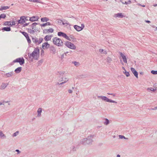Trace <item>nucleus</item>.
<instances>
[{
    "mask_svg": "<svg viewBox=\"0 0 157 157\" xmlns=\"http://www.w3.org/2000/svg\"><path fill=\"white\" fill-rule=\"evenodd\" d=\"M21 70L22 67H19L15 69L14 71L16 73L18 74L21 72Z\"/></svg>",
    "mask_w": 157,
    "mask_h": 157,
    "instance_id": "22",
    "label": "nucleus"
},
{
    "mask_svg": "<svg viewBox=\"0 0 157 157\" xmlns=\"http://www.w3.org/2000/svg\"><path fill=\"white\" fill-rule=\"evenodd\" d=\"M13 63H19L20 65H22L25 63V59L23 57L17 58L13 60Z\"/></svg>",
    "mask_w": 157,
    "mask_h": 157,
    "instance_id": "6",
    "label": "nucleus"
},
{
    "mask_svg": "<svg viewBox=\"0 0 157 157\" xmlns=\"http://www.w3.org/2000/svg\"><path fill=\"white\" fill-rule=\"evenodd\" d=\"M137 5H138V6H141L142 7H145V5H141L140 4V3H138V4H137Z\"/></svg>",
    "mask_w": 157,
    "mask_h": 157,
    "instance_id": "47",
    "label": "nucleus"
},
{
    "mask_svg": "<svg viewBox=\"0 0 157 157\" xmlns=\"http://www.w3.org/2000/svg\"><path fill=\"white\" fill-rule=\"evenodd\" d=\"M150 88V90L151 91H154L155 90L153 88L151 87V88Z\"/></svg>",
    "mask_w": 157,
    "mask_h": 157,
    "instance_id": "54",
    "label": "nucleus"
},
{
    "mask_svg": "<svg viewBox=\"0 0 157 157\" xmlns=\"http://www.w3.org/2000/svg\"><path fill=\"white\" fill-rule=\"evenodd\" d=\"M2 30L3 31H10L11 30V28L10 27H4L2 28Z\"/></svg>",
    "mask_w": 157,
    "mask_h": 157,
    "instance_id": "26",
    "label": "nucleus"
},
{
    "mask_svg": "<svg viewBox=\"0 0 157 157\" xmlns=\"http://www.w3.org/2000/svg\"><path fill=\"white\" fill-rule=\"evenodd\" d=\"M97 97L99 99H101L106 102L117 103V102L115 101L111 100L105 96H98Z\"/></svg>",
    "mask_w": 157,
    "mask_h": 157,
    "instance_id": "4",
    "label": "nucleus"
},
{
    "mask_svg": "<svg viewBox=\"0 0 157 157\" xmlns=\"http://www.w3.org/2000/svg\"><path fill=\"white\" fill-rule=\"evenodd\" d=\"M53 43L58 47H61L63 45L62 40L59 38L57 37H54L52 39Z\"/></svg>",
    "mask_w": 157,
    "mask_h": 157,
    "instance_id": "3",
    "label": "nucleus"
},
{
    "mask_svg": "<svg viewBox=\"0 0 157 157\" xmlns=\"http://www.w3.org/2000/svg\"><path fill=\"white\" fill-rule=\"evenodd\" d=\"M64 72L60 71L58 73H59V75H62V76H63V75L64 74Z\"/></svg>",
    "mask_w": 157,
    "mask_h": 157,
    "instance_id": "45",
    "label": "nucleus"
},
{
    "mask_svg": "<svg viewBox=\"0 0 157 157\" xmlns=\"http://www.w3.org/2000/svg\"><path fill=\"white\" fill-rule=\"evenodd\" d=\"M36 31L35 32H37V31H39V29H36Z\"/></svg>",
    "mask_w": 157,
    "mask_h": 157,
    "instance_id": "62",
    "label": "nucleus"
},
{
    "mask_svg": "<svg viewBox=\"0 0 157 157\" xmlns=\"http://www.w3.org/2000/svg\"><path fill=\"white\" fill-rule=\"evenodd\" d=\"M26 17L25 16H22L20 17V19L18 21V24H23L25 22Z\"/></svg>",
    "mask_w": 157,
    "mask_h": 157,
    "instance_id": "10",
    "label": "nucleus"
},
{
    "mask_svg": "<svg viewBox=\"0 0 157 157\" xmlns=\"http://www.w3.org/2000/svg\"><path fill=\"white\" fill-rule=\"evenodd\" d=\"M50 50L51 52L53 54H55L56 53V48L53 46H51L50 47Z\"/></svg>",
    "mask_w": 157,
    "mask_h": 157,
    "instance_id": "16",
    "label": "nucleus"
},
{
    "mask_svg": "<svg viewBox=\"0 0 157 157\" xmlns=\"http://www.w3.org/2000/svg\"><path fill=\"white\" fill-rule=\"evenodd\" d=\"M2 10H6L9 8L10 7L8 6H1Z\"/></svg>",
    "mask_w": 157,
    "mask_h": 157,
    "instance_id": "35",
    "label": "nucleus"
},
{
    "mask_svg": "<svg viewBox=\"0 0 157 157\" xmlns=\"http://www.w3.org/2000/svg\"><path fill=\"white\" fill-rule=\"evenodd\" d=\"M58 35L59 36H63L69 41H71V40L70 39L69 37L67 36L66 33H64L61 32H58Z\"/></svg>",
    "mask_w": 157,
    "mask_h": 157,
    "instance_id": "8",
    "label": "nucleus"
},
{
    "mask_svg": "<svg viewBox=\"0 0 157 157\" xmlns=\"http://www.w3.org/2000/svg\"><path fill=\"white\" fill-rule=\"evenodd\" d=\"M65 45L68 48L72 49H75L76 48L75 46L73 43L69 41H66Z\"/></svg>",
    "mask_w": 157,
    "mask_h": 157,
    "instance_id": "7",
    "label": "nucleus"
},
{
    "mask_svg": "<svg viewBox=\"0 0 157 157\" xmlns=\"http://www.w3.org/2000/svg\"><path fill=\"white\" fill-rule=\"evenodd\" d=\"M20 32L25 37L28 43L30 44L31 43V40L29 38L28 34L25 32L20 31Z\"/></svg>",
    "mask_w": 157,
    "mask_h": 157,
    "instance_id": "9",
    "label": "nucleus"
},
{
    "mask_svg": "<svg viewBox=\"0 0 157 157\" xmlns=\"http://www.w3.org/2000/svg\"><path fill=\"white\" fill-rule=\"evenodd\" d=\"M29 23H25V24H24L23 25V27H25L27 25H29Z\"/></svg>",
    "mask_w": 157,
    "mask_h": 157,
    "instance_id": "50",
    "label": "nucleus"
},
{
    "mask_svg": "<svg viewBox=\"0 0 157 157\" xmlns=\"http://www.w3.org/2000/svg\"><path fill=\"white\" fill-rule=\"evenodd\" d=\"M4 25H10V21H6L4 23Z\"/></svg>",
    "mask_w": 157,
    "mask_h": 157,
    "instance_id": "36",
    "label": "nucleus"
},
{
    "mask_svg": "<svg viewBox=\"0 0 157 157\" xmlns=\"http://www.w3.org/2000/svg\"><path fill=\"white\" fill-rule=\"evenodd\" d=\"M151 73L153 75H157V71L152 70L151 71Z\"/></svg>",
    "mask_w": 157,
    "mask_h": 157,
    "instance_id": "41",
    "label": "nucleus"
},
{
    "mask_svg": "<svg viewBox=\"0 0 157 157\" xmlns=\"http://www.w3.org/2000/svg\"><path fill=\"white\" fill-rule=\"evenodd\" d=\"M39 49L38 48H36L34 49L32 53H29L28 57L29 60L32 62L34 59L35 60H37L39 56Z\"/></svg>",
    "mask_w": 157,
    "mask_h": 157,
    "instance_id": "1",
    "label": "nucleus"
},
{
    "mask_svg": "<svg viewBox=\"0 0 157 157\" xmlns=\"http://www.w3.org/2000/svg\"><path fill=\"white\" fill-rule=\"evenodd\" d=\"M66 82V81H63V82H61V83H60L59 84V85H62V84H63L64 83H65Z\"/></svg>",
    "mask_w": 157,
    "mask_h": 157,
    "instance_id": "52",
    "label": "nucleus"
},
{
    "mask_svg": "<svg viewBox=\"0 0 157 157\" xmlns=\"http://www.w3.org/2000/svg\"><path fill=\"white\" fill-rule=\"evenodd\" d=\"M8 102V101H2L0 102V105H4L5 103H6Z\"/></svg>",
    "mask_w": 157,
    "mask_h": 157,
    "instance_id": "33",
    "label": "nucleus"
},
{
    "mask_svg": "<svg viewBox=\"0 0 157 157\" xmlns=\"http://www.w3.org/2000/svg\"><path fill=\"white\" fill-rule=\"evenodd\" d=\"M74 27L78 31H80L82 29V28H81L80 26L77 25H75L74 26Z\"/></svg>",
    "mask_w": 157,
    "mask_h": 157,
    "instance_id": "19",
    "label": "nucleus"
},
{
    "mask_svg": "<svg viewBox=\"0 0 157 157\" xmlns=\"http://www.w3.org/2000/svg\"><path fill=\"white\" fill-rule=\"evenodd\" d=\"M49 20V19L46 17H44L41 19V21L42 22H47Z\"/></svg>",
    "mask_w": 157,
    "mask_h": 157,
    "instance_id": "27",
    "label": "nucleus"
},
{
    "mask_svg": "<svg viewBox=\"0 0 157 157\" xmlns=\"http://www.w3.org/2000/svg\"><path fill=\"white\" fill-rule=\"evenodd\" d=\"M58 20V23H61L62 22V20H59H59Z\"/></svg>",
    "mask_w": 157,
    "mask_h": 157,
    "instance_id": "56",
    "label": "nucleus"
},
{
    "mask_svg": "<svg viewBox=\"0 0 157 157\" xmlns=\"http://www.w3.org/2000/svg\"><path fill=\"white\" fill-rule=\"evenodd\" d=\"M94 139V136L90 135L82 139L81 141V143L83 145H90L92 144Z\"/></svg>",
    "mask_w": 157,
    "mask_h": 157,
    "instance_id": "2",
    "label": "nucleus"
},
{
    "mask_svg": "<svg viewBox=\"0 0 157 157\" xmlns=\"http://www.w3.org/2000/svg\"><path fill=\"white\" fill-rule=\"evenodd\" d=\"M51 25V23L49 22H47L46 23H44L42 24H41L40 26H41V27H44L46 25Z\"/></svg>",
    "mask_w": 157,
    "mask_h": 157,
    "instance_id": "31",
    "label": "nucleus"
},
{
    "mask_svg": "<svg viewBox=\"0 0 157 157\" xmlns=\"http://www.w3.org/2000/svg\"><path fill=\"white\" fill-rule=\"evenodd\" d=\"M54 30L52 28H49L48 29H45L43 30V33L48 34L49 33H52L53 32Z\"/></svg>",
    "mask_w": 157,
    "mask_h": 157,
    "instance_id": "12",
    "label": "nucleus"
},
{
    "mask_svg": "<svg viewBox=\"0 0 157 157\" xmlns=\"http://www.w3.org/2000/svg\"><path fill=\"white\" fill-rule=\"evenodd\" d=\"M18 132L17 131L15 132L14 133L13 135V137H15L17 135H18Z\"/></svg>",
    "mask_w": 157,
    "mask_h": 157,
    "instance_id": "44",
    "label": "nucleus"
},
{
    "mask_svg": "<svg viewBox=\"0 0 157 157\" xmlns=\"http://www.w3.org/2000/svg\"><path fill=\"white\" fill-rule=\"evenodd\" d=\"M38 18H39L37 16H33L30 18L29 21L32 22L37 21Z\"/></svg>",
    "mask_w": 157,
    "mask_h": 157,
    "instance_id": "15",
    "label": "nucleus"
},
{
    "mask_svg": "<svg viewBox=\"0 0 157 157\" xmlns=\"http://www.w3.org/2000/svg\"><path fill=\"white\" fill-rule=\"evenodd\" d=\"M123 4H130L131 3V0H128L127 2H125L124 3L122 2Z\"/></svg>",
    "mask_w": 157,
    "mask_h": 157,
    "instance_id": "39",
    "label": "nucleus"
},
{
    "mask_svg": "<svg viewBox=\"0 0 157 157\" xmlns=\"http://www.w3.org/2000/svg\"><path fill=\"white\" fill-rule=\"evenodd\" d=\"M122 68L123 69L124 71H126V70H125V68L124 67H122Z\"/></svg>",
    "mask_w": 157,
    "mask_h": 157,
    "instance_id": "60",
    "label": "nucleus"
},
{
    "mask_svg": "<svg viewBox=\"0 0 157 157\" xmlns=\"http://www.w3.org/2000/svg\"><path fill=\"white\" fill-rule=\"evenodd\" d=\"M110 123L109 121L107 118L104 119L103 124L104 125H107L109 124Z\"/></svg>",
    "mask_w": 157,
    "mask_h": 157,
    "instance_id": "23",
    "label": "nucleus"
},
{
    "mask_svg": "<svg viewBox=\"0 0 157 157\" xmlns=\"http://www.w3.org/2000/svg\"><path fill=\"white\" fill-rule=\"evenodd\" d=\"M99 52H103L104 50H103V49H99Z\"/></svg>",
    "mask_w": 157,
    "mask_h": 157,
    "instance_id": "55",
    "label": "nucleus"
},
{
    "mask_svg": "<svg viewBox=\"0 0 157 157\" xmlns=\"http://www.w3.org/2000/svg\"><path fill=\"white\" fill-rule=\"evenodd\" d=\"M28 32V33H30L31 34H33L36 31V29H27Z\"/></svg>",
    "mask_w": 157,
    "mask_h": 157,
    "instance_id": "24",
    "label": "nucleus"
},
{
    "mask_svg": "<svg viewBox=\"0 0 157 157\" xmlns=\"http://www.w3.org/2000/svg\"><path fill=\"white\" fill-rule=\"evenodd\" d=\"M42 109H38L37 111V117H41V113L42 112Z\"/></svg>",
    "mask_w": 157,
    "mask_h": 157,
    "instance_id": "25",
    "label": "nucleus"
},
{
    "mask_svg": "<svg viewBox=\"0 0 157 157\" xmlns=\"http://www.w3.org/2000/svg\"><path fill=\"white\" fill-rule=\"evenodd\" d=\"M32 38L33 42L36 45H39L40 44L43 40V39L41 37H40L38 39L36 37L32 36Z\"/></svg>",
    "mask_w": 157,
    "mask_h": 157,
    "instance_id": "5",
    "label": "nucleus"
},
{
    "mask_svg": "<svg viewBox=\"0 0 157 157\" xmlns=\"http://www.w3.org/2000/svg\"><path fill=\"white\" fill-rule=\"evenodd\" d=\"M104 54H107V52L106 51H105L104 53H103Z\"/></svg>",
    "mask_w": 157,
    "mask_h": 157,
    "instance_id": "61",
    "label": "nucleus"
},
{
    "mask_svg": "<svg viewBox=\"0 0 157 157\" xmlns=\"http://www.w3.org/2000/svg\"><path fill=\"white\" fill-rule=\"evenodd\" d=\"M52 37V35H46L44 37V39L46 41H48L49 40H50L51 39V38Z\"/></svg>",
    "mask_w": 157,
    "mask_h": 157,
    "instance_id": "21",
    "label": "nucleus"
},
{
    "mask_svg": "<svg viewBox=\"0 0 157 157\" xmlns=\"http://www.w3.org/2000/svg\"><path fill=\"white\" fill-rule=\"evenodd\" d=\"M112 61V59L109 57H107L106 58V62L108 63H111Z\"/></svg>",
    "mask_w": 157,
    "mask_h": 157,
    "instance_id": "32",
    "label": "nucleus"
},
{
    "mask_svg": "<svg viewBox=\"0 0 157 157\" xmlns=\"http://www.w3.org/2000/svg\"><path fill=\"white\" fill-rule=\"evenodd\" d=\"M6 137V136L2 132V131H0V137L2 138V137Z\"/></svg>",
    "mask_w": 157,
    "mask_h": 157,
    "instance_id": "37",
    "label": "nucleus"
},
{
    "mask_svg": "<svg viewBox=\"0 0 157 157\" xmlns=\"http://www.w3.org/2000/svg\"><path fill=\"white\" fill-rule=\"evenodd\" d=\"M68 92L70 94H71L72 93V90H71L69 89L68 90Z\"/></svg>",
    "mask_w": 157,
    "mask_h": 157,
    "instance_id": "48",
    "label": "nucleus"
},
{
    "mask_svg": "<svg viewBox=\"0 0 157 157\" xmlns=\"http://www.w3.org/2000/svg\"><path fill=\"white\" fill-rule=\"evenodd\" d=\"M64 56V54H62L61 55V58L62 59H63V58Z\"/></svg>",
    "mask_w": 157,
    "mask_h": 157,
    "instance_id": "59",
    "label": "nucleus"
},
{
    "mask_svg": "<svg viewBox=\"0 0 157 157\" xmlns=\"http://www.w3.org/2000/svg\"><path fill=\"white\" fill-rule=\"evenodd\" d=\"M121 56L122 57L123 62L125 63H127V61L126 56L122 53L121 52H119Z\"/></svg>",
    "mask_w": 157,
    "mask_h": 157,
    "instance_id": "11",
    "label": "nucleus"
},
{
    "mask_svg": "<svg viewBox=\"0 0 157 157\" xmlns=\"http://www.w3.org/2000/svg\"><path fill=\"white\" fill-rule=\"evenodd\" d=\"M8 85V83H2L0 86V89L3 90L5 89Z\"/></svg>",
    "mask_w": 157,
    "mask_h": 157,
    "instance_id": "17",
    "label": "nucleus"
},
{
    "mask_svg": "<svg viewBox=\"0 0 157 157\" xmlns=\"http://www.w3.org/2000/svg\"><path fill=\"white\" fill-rule=\"evenodd\" d=\"M29 1L33 2L39 3H42V2L40 0H28Z\"/></svg>",
    "mask_w": 157,
    "mask_h": 157,
    "instance_id": "28",
    "label": "nucleus"
},
{
    "mask_svg": "<svg viewBox=\"0 0 157 157\" xmlns=\"http://www.w3.org/2000/svg\"><path fill=\"white\" fill-rule=\"evenodd\" d=\"M69 38H70V39H71V40H73L76 39L74 37V36L72 35H71L70 36H69Z\"/></svg>",
    "mask_w": 157,
    "mask_h": 157,
    "instance_id": "40",
    "label": "nucleus"
},
{
    "mask_svg": "<svg viewBox=\"0 0 157 157\" xmlns=\"http://www.w3.org/2000/svg\"><path fill=\"white\" fill-rule=\"evenodd\" d=\"M117 157H120V155H117Z\"/></svg>",
    "mask_w": 157,
    "mask_h": 157,
    "instance_id": "64",
    "label": "nucleus"
},
{
    "mask_svg": "<svg viewBox=\"0 0 157 157\" xmlns=\"http://www.w3.org/2000/svg\"><path fill=\"white\" fill-rule=\"evenodd\" d=\"M62 24L63 25H65V24H67V25H69V24L68 23L67 21L66 20H64V21L63 22Z\"/></svg>",
    "mask_w": 157,
    "mask_h": 157,
    "instance_id": "43",
    "label": "nucleus"
},
{
    "mask_svg": "<svg viewBox=\"0 0 157 157\" xmlns=\"http://www.w3.org/2000/svg\"><path fill=\"white\" fill-rule=\"evenodd\" d=\"M38 24L36 22H34L30 26L32 29H34L36 25H37Z\"/></svg>",
    "mask_w": 157,
    "mask_h": 157,
    "instance_id": "30",
    "label": "nucleus"
},
{
    "mask_svg": "<svg viewBox=\"0 0 157 157\" xmlns=\"http://www.w3.org/2000/svg\"><path fill=\"white\" fill-rule=\"evenodd\" d=\"M12 24H11V25H10V26H12L13 25H15V22L14 21H13L12 22Z\"/></svg>",
    "mask_w": 157,
    "mask_h": 157,
    "instance_id": "49",
    "label": "nucleus"
},
{
    "mask_svg": "<svg viewBox=\"0 0 157 157\" xmlns=\"http://www.w3.org/2000/svg\"><path fill=\"white\" fill-rule=\"evenodd\" d=\"M44 53V51L43 50H42L41 51V55L43 54Z\"/></svg>",
    "mask_w": 157,
    "mask_h": 157,
    "instance_id": "57",
    "label": "nucleus"
},
{
    "mask_svg": "<svg viewBox=\"0 0 157 157\" xmlns=\"http://www.w3.org/2000/svg\"><path fill=\"white\" fill-rule=\"evenodd\" d=\"M119 137L120 139H128L127 138H126L124 136L121 135H119Z\"/></svg>",
    "mask_w": 157,
    "mask_h": 157,
    "instance_id": "38",
    "label": "nucleus"
},
{
    "mask_svg": "<svg viewBox=\"0 0 157 157\" xmlns=\"http://www.w3.org/2000/svg\"><path fill=\"white\" fill-rule=\"evenodd\" d=\"M124 73L125 74L127 77H128L130 75L129 72H128L127 71H126L124 72Z\"/></svg>",
    "mask_w": 157,
    "mask_h": 157,
    "instance_id": "42",
    "label": "nucleus"
},
{
    "mask_svg": "<svg viewBox=\"0 0 157 157\" xmlns=\"http://www.w3.org/2000/svg\"><path fill=\"white\" fill-rule=\"evenodd\" d=\"M107 94H108V95H112L113 97H115L116 96L115 94H112V93H107Z\"/></svg>",
    "mask_w": 157,
    "mask_h": 157,
    "instance_id": "46",
    "label": "nucleus"
},
{
    "mask_svg": "<svg viewBox=\"0 0 157 157\" xmlns=\"http://www.w3.org/2000/svg\"><path fill=\"white\" fill-rule=\"evenodd\" d=\"M145 22L148 23H150L151 22L150 21L148 20H145Z\"/></svg>",
    "mask_w": 157,
    "mask_h": 157,
    "instance_id": "58",
    "label": "nucleus"
},
{
    "mask_svg": "<svg viewBox=\"0 0 157 157\" xmlns=\"http://www.w3.org/2000/svg\"><path fill=\"white\" fill-rule=\"evenodd\" d=\"M155 7H156V6H157V4H155L154 5H153Z\"/></svg>",
    "mask_w": 157,
    "mask_h": 157,
    "instance_id": "63",
    "label": "nucleus"
},
{
    "mask_svg": "<svg viewBox=\"0 0 157 157\" xmlns=\"http://www.w3.org/2000/svg\"><path fill=\"white\" fill-rule=\"evenodd\" d=\"M131 70L133 74L137 78H138V72L136 71L135 69L133 67H131Z\"/></svg>",
    "mask_w": 157,
    "mask_h": 157,
    "instance_id": "13",
    "label": "nucleus"
},
{
    "mask_svg": "<svg viewBox=\"0 0 157 157\" xmlns=\"http://www.w3.org/2000/svg\"><path fill=\"white\" fill-rule=\"evenodd\" d=\"M50 44L47 42L44 43L42 44V47L44 49L48 48Z\"/></svg>",
    "mask_w": 157,
    "mask_h": 157,
    "instance_id": "14",
    "label": "nucleus"
},
{
    "mask_svg": "<svg viewBox=\"0 0 157 157\" xmlns=\"http://www.w3.org/2000/svg\"><path fill=\"white\" fill-rule=\"evenodd\" d=\"M69 80V78H66L64 77H62L61 78V81H66V82H68Z\"/></svg>",
    "mask_w": 157,
    "mask_h": 157,
    "instance_id": "29",
    "label": "nucleus"
},
{
    "mask_svg": "<svg viewBox=\"0 0 157 157\" xmlns=\"http://www.w3.org/2000/svg\"><path fill=\"white\" fill-rule=\"evenodd\" d=\"M81 28H82V29L84 27V25L83 24H81Z\"/></svg>",
    "mask_w": 157,
    "mask_h": 157,
    "instance_id": "53",
    "label": "nucleus"
},
{
    "mask_svg": "<svg viewBox=\"0 0 157 157\" xmlns=\"http://www.w3.org/2000/svg\"><path fill=\"white\" fill-rule=\"evenodd\" d=\"M114 17H118L122 18L124 17V16L122 14V13H118L114 15Z\"/></svg>",
    "mask_w": 157,
    "mask_h": 157,
    "instance_id": "18",
    "label": "nucleus"
},
{
    "mask_svg": "<svg viewBox=\"0 0 157 157\" xmlns=\"http://www.w3.org/2000/svg\"><path fill=\"white\" fill-rule=\"evenodd\" d=\"M72 63H74L76 67H78L80 65L79 63L76 61H73Z\"/></svg>",
    "mask_w": 157,
    "mask_h": 157,
    "instance_id": "34",
    "label": "nucleus"
},
{
    "mask_svg": "<svg viewBox=\"0 0 157 157\" xmlns=\"http://www.w3.org/2000/svg\"><path fill=\"white\" fill-rule=\"evenodd\" d=\"M13 71H11L10 72L6 73L5 74V76L6 77H11L13 75Z\"/></svg>",
    "mask_w": 157,
    "mask_h": 157,
    "instance_id": "20",
    "label": "nucleus"
},
{
    "mask_svg": "<svg viewBox=\"0 0 157 157\" xmlns=\"http://www.w3.org/2000/svg\"><path fill=\"white\" fill-rule=\"evenodd\" d=\"M15 151H16L17 152L18 154H19L20 153V151L19 150L17 149Z\"/></svg>",
    "mask_w": 157,
    "mask_h": 157,
    "instance_id": "51",
    "label": "nucleus"
}]
</instances>
